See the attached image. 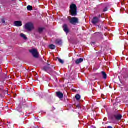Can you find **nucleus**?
Wrapping results in <instances>:
<instances>
[{
  "label": "nucleus",
  "mask_w": 128,
  "mask_h": 128,
  "mask_svg": "<svg viewBox=\"0 0 128 128\" xmlns=\"http://www.w3.org/2000/svg\"><path fill=\"white\" fill-rule=\"evenodd\" d=\"M56 44H59L60 46H61V44H62V40H56Z\"/></svg>",
  "instance_id": "obj_12"
},
{
  "label": "nucleus",
  "mask_w": 128,
  "mask_h": 128,
  "mask_svg": "<svg viewBox=\"0 0 128 128\" xmlns=\"http://www.w3.org/2000/svg\"><path fill=\"white\" fill-rule=\"evenodd\" d=\"M48 66H45L43 69L42 70H44V72H46L50 74H56V72H54V66L50 65L48 64Z\"/></svg>",
  "instance_id": "obj_3"
},
{
  "label": "nucleus",
  "mask_w": 128,
  "mask_h": 128,
  "mask_svg": "<svg viewBox=\"0 0 128 128\" xmlns=\"http://www.w3.org/2000/svg\"><path fill=\"white\" fill-rule=\"evenodd\" d=\"M12 0V2H14V0Z\"/></svg>",
  "instance_id": "obj_25"
},
{
  "label": "nucleus",
  "mask_w": 128,
  "mask_h": 128,
  "mask_svg": "<svg viewBox=\"0 0 128 128\" xmlns=\"http://www.w3.org/2000/svg\"><path fill=\"white\" fill-rule=\"evenodd\" d=\"M97 18H98L99 20H100V18H102V15L99 14Z\"/></svg>",
  "instance_id": "obj_22"
},
{
  "label": "nucleus",
  "mask_w": 128,
  "mask_h": 128,
  "mask_svg": "<svg viewBox=\"0 0 128 128\" xmlns=\"http://www.w3.org/2000/svg\"><path fill=\"white\" fill-rule=\"evenodd\" d=\"M108 128H112V126H108Z\"/></svg>",
  "instance_id": "obj_24"
},
{
  "label": "nucleus",
  "mask_w": 128,
  "mask_h": 128,
  "mask_svg": "<svg viewBox=\"0 0 128 128\" xmlns=\"http://www.w3.org/2000/svg\"><path fill=\"white\" fill-rule=\"evenodd\" d=\"M91 44H93V45H94V44H96V42H92Z\"/></svg>",
  "instance_id": "obj_23"
},
{
  "label": "nucleus",
  "mask_w": 128,
  "mask_h": 128,
  "mask_svg": "<svg viewBox=\"0 0 128 128\" xmlns=\"http://www.w3.org/2000/svg\"><path fill=\"white\" fill-rule=\"evenodd\" d=\"M44 28H39L38 29V32L39 34H42L44 32Z\"/></svg>",
  "instance_id": "obj_14"
},
{
  "label": "nucleus",
  "mask_w": 128,
  "mask_h": 128,
  "mask_svg": "<svg viewBox=\"0 0 128 128\" xmlns=\"http://www.w3.org/2000/svg\"><path fill=\"white\" fill-rule=\"evenodd\" d=\"M62 28H63L64 31V32H66V34H70V29L68 28V26L66 24H64L62 26Z\"/></svg>",
  "instance_id": "obj_8"
},
{
  "label": "nucleus",
  "mask_w": 128,
  "mask_h": 128,
  "mask_svg": "<svg viewBox=\"0 0 128 128\" xmlns=\"http://www.w3.org/2000/svg\"><path fill=\"white\" fill-rule=\"evenodd\" d=\"M84 62V59L80 58L79 59H78L76 61V64H82V62Z\"/></svg>",
  "instance_id": "obj_11"
},
{
  "label": "nucleus",
  "mask_w": 128,
  "mask_h": 128,
  "mask_svg": "<svg viewBox=\"0 0 128 128\" xmlns=\"http://www.w3.org/2000/svg\"><path fill=\"white\" fill-rule=\"evenodd\" d=\"M108 8H105L104 9L103 12H108Z\"/></svg>",
  "instance_id": "obj_20"
},
{
  "label": "nucleus",
  "mask_w": 128,
  "mask_h": 128,
  "mask_svg": "<svg viewBox=\"0 0 128 128\" xmlns=\"http://www.w3.org/2000/svg\"><path fill=\"white\" fill-rule=\"evenodd\" d=\"M0 96H2V94H0Z\"/></svg>",
  "instance_id": "obj_26"
},
{
  "label": "nucleus",
  "mask_w": 128,
  "mask_h": 128,
  "mask_svg": "<svg viewBox=\"0 0 128 128\" xmlns=\"http://www.w3.org/2000/svg\"><path fill=\"white\" fill-rule=\"evenodd\" d=\"M58 61L60 64H64V60L60 58H58Z\"/></svg>",
  "instance_id": "obj_18"
},
{
  "label": "nucleus",
  "mask_w": 128,
  "mask_h": 128,
  "mask_svg": "<svg viewBox=\"0 0 128 128\" xmlns=\"http://www.w3.org/2000/svg\"><path fill=\"white\" fill-rule=\"evenodd\" d=\"M110 118L112 120H120L122 118V116L120 114L118 110H115L114 112L110 116Z\"/></svg>",
  "instance_id": "obj_1"
},
{
  "label": "nucleus",
  "mask_w": 128,
  "mask_h": 128,
  "mask_svg": "<svg viewBox=\"0 0 128 128\" xmlns=\"http://www.w3.org/2000/svg\"><path fill=\"white\" fill-rule=\"evenodd\" d=\"M25 30H27L29 32H32L34 30V24L32 23H27L25 24Z\"/></svg>",
  "instance_id": "obj_5"
},
{
  "label": "nucleus",
  "mask_w": 128,
  "mask_h": 128,
  "mask_svg": "<svg viewBox=\"0 0 128 128\" xmlns=\"http://www.w3.org/2000/svg\"><path fill=\"white\" fill-rule=\"evenodd\" d=\"M30 52L32 54L33 56L36 58H38V50L36 49H33L32 50H30Z\"/></svg>",
  "instance_id": "obj_6"
},
{
  "label": "nucleus",
  "mask_w": 128,
  "mask_h": 128,
  "mask_svg": "<svg viewBox=\"0 0 128 128\" xmlns=\"http://www.w3.org/2000/svg\"><path fill=\"white\" fill-rule=\"evenodd\" d=\"M28 10H32V6H27Z\"/></svg>",
  "instance_id": "obj_19"
},
{
  "label": "nucleus",
  "mask_w": 128,
  "mask_h": 128,
  "mask_svg": "<svg viewBox=\"0 0 128 128\" xmlns=\"http://www.w3.org/2000/svg\"><path fill=\"white\" fill-rule=\"evenodd\" d=\"M69 12L72 16H78V7H76V4H72L70 6Z\"/></svg>",
  "instance_id": "obj_2"
},
{
  "label": "nucleus",
  "mask_w": 128,
  "mask_h": 128,
  "mask_svg": "<svg viewBox=\"0 0 128 128\" xmlns=\"http://www.w3.org/2000/svg\"><path fill=\"white\" fill-rule=\"evenodd\" d=\"M75 98L76 100H80V94H76Z\"/></svg>",
  "instance_id": "obj_17"
},
{
  "label": "nucleus",
  "mask_w": 128,
  "mask_h": 128,
  "mask_svg": "<svg viewBox=\"0 0 128 128\" xmlns=\"http://www.w3.org/2000/svg\"><path fill=\"white\" fill-rule=\"evenodd\" d=\"M100 22V20L98 18V16H95L93 18L92 22L93 24H98Z\"/></svg>",
  "instance_id": "obj_7"
},
{
  "label": "nucleus",
  "mask_w": 128,
  "mask_h": 128,
  "mask_svg": "<svg viewBox=\"0 0 128 128\" xmlns=\"http://www.w3.org/2000/svg\"><path fill=\"white\" fill-rule=\"evenodd\" d=\"M14 24L15 26H18V28L22 26V22L20 21H16L14 22Z\"/></svg>",
  "instance_id": "obj_10"
},
{
  "label": "nucleus",
  "mask_w": 128,
  "mask_h": 128,
  "mask_svg": "<svg viewBox=\"0 0 128 128\" xmlns=\"http://www.w3.org/2000/svg\"><path fill=\"white\" fill-rule=\"evenodd\" d=\"M2 24H6V20H4V19H2Z\"/></svg>",
  "instance_id": "obj_21"
},
{
  "label": "nucleus",
  "mask_w": 128,
  "mask_h": 128,
  "mask_svg": "<svg viewBox=\"0 0 128 128\" xmlns=\"http://www.w3.org/2000/svg\"><path fill=\"white\" fill-rule=\"evenodd\" d=\"M69 22L71 24L76 26V24H78L80 22H78V18H72L69 20Z\"/></svg>",
  "instance_id": "obj_4"
},
{
  "label": "nucleus",
  "mask_w": 128,
  "mask_h": 128,
  "mask_svg": "<svg viewBox=\"0 0 128 128\" xmlns=\"http://www.w3.org/2000/svg\"><path fill=\"white\" fill-rule=\"evenodd\" d=\"M56 96L58 98H60V100H62V98H64V94H62L60 92H56Z\"/></svg>",
  "instance_id": "obj_9"
},
{
  "label": "nucleus",
  "mask_w": 128,
  "mask_h": 128,
  "mask_svg": "<svg viewBox=\"0 0 128 128\" xmlns=\"http://www.w3.org/2000/svg\"><path fill=\"white\" fill-rule=\"evenodd\" d=\"M127 78H128V75H127Z\"/></svg>",
  "instance_id": "obj_27"
},
{
  "label": "nucleus",
  "mask_w": 128,
  "mask_h": 128,
  "mask_svg": "<svg viewBox=\"0 0 128 128\" xmlns=\"http://www.w3.org/2000/svg\"><path fill=\"white\" fill-rule=\"evenodd\" d=\"M20 36H21V38H24V40H28V38H26V35L24 34H20Z\"/></svg>",
  "instance_id": "obj_16"
},
{
  "label": "nucleus",
  "mask_w": 128,
  "mask_h": 128,
  "mask_svg": "<svg viewBox=\"0 0 128 128\" xmlns=\"http://www.w3.org/2000/svg\"><path fill=\"white\" fill-rule=\"evenodd\" d=\"M49 48L50 50H56V46L54 44L50 45Z\"/></svg>",
  "instance_id": "obj_15"
},
{
  "label": "nucleus",
  "mask_w": 128,
  "mask_h": 128,
  "mask_svg": "<svg viewBox=\"0 0 128 128\" xmlns=\"http://www.w3.org/2000/svg\"><path fill=\"white\" fill-rule=\"evenodd\" d=\"M124 78H126V77H124Z\"/></svg>",
  "instance_id": "obj_28"
},
{
  "label": "nucleus",
  "mask_w": 128,
  "mask_h": 128,
  "mask_svg": "<svg viewBox=\"0 0 128 128\" xmlns=\"http://www.w3.org/2000/svg\"><path fill=\"white\" fill-rule=\"evenodd\" d=\"M102 76H103V78L104 80H106V78H108V76L106 75V72H102Z\"/></svg>",
  "instance_id": "obj_13"
}]
</instances>
